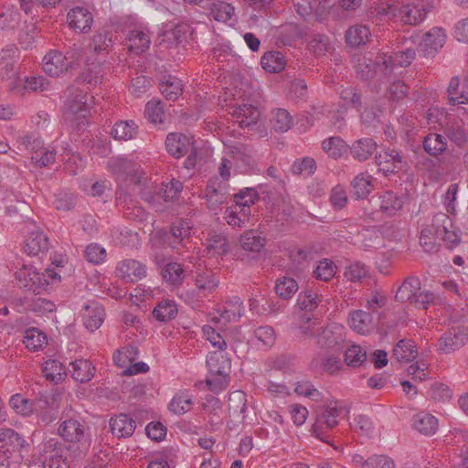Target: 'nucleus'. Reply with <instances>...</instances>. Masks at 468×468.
I'll return each mask as SVG.
<instances>
[{
    "label": "nucleus",
    "instance_id": "obj_1",
    "mask_svg": "<svg viewBox=\"0 0 468 468\" xmlns=\"http://www.w3.org/2000/svg\"><path fill=\"white\" fill-rule=\"evenodd\" d=\"M68 90L69 95L63 106V118L72 129L79 131L88 124L87 116L94 103V98L74 86Z\"/></svg>",
    "mask_w": 468,
    "mask_h": 468
},
{
    "label": "nucleus",
    "instance_id": "obj_2",
    "mask_svg": "<svg viewBox=\"0 0 468 468\" xmlns=\"http://www.w3.org/2000/svg\"><path fill=\"white\" fill-rule=\"evenodd\" d=\"M58 435L68 443L67 449L75 457L85 456L91 445L89 428L77 418H68L58 427Z\"/></svg>",
    "mask_w": 468,
    "mask_h": 468
},
{
    "label": "nucleus",
    "instance_id": "obj_3",
    "mask_svg": "<svg viewBox=\"0 0 468 468\" xmlns=\"http://www.w3.org/2000/svg\"><path fill=\"white\" fill-rule=\"evenodd\" d=\"M432 8L433 0H416L401 5L387 4L379 13L398 17L405 25L419 26L425 20L427 14Z\"/></svg>",
    "mask_w": 468,
    "mask_h": 468
},
{
    "label": "nucleus",
    "instance_id": "obj_4",
    "mask_svg": "<svg viewBox=\"0 0 468 468\" xmlns=\"http://www.w3.org/2000/svg\"><path fill=\"white\" fill-rule=\"evenodd\" d=\"M207 365L210 377L206 379L207 386L212 392L225 389L229 382L231 361L221 352H211L207 356Z\"/></svg>",
    "mask_w": 468,
    "mask_h": 468
},
{
    "label": "nucleus",
    "instance_id": "obj_5",
    "mask_svg": "<svg viewBox=\"0 0 468 468\" xmlns=\"http://www.w3.org/2000/svg\"><path fill=\"white\" fill-rule=\"evenodd\" d=\"M190 233L191 228L188 222L180 219L173 223L169 229H158L154 238L163 246L179 250L180 248H186Z\"/></svg>",
    "mask_w": 468,
    "mask_h": 468
},
{
    "label": "nucleus",
    "instance_id": "obj_6",
    "mask_svg": "<svg viewBox=\"0 0 468 468\" xmlns=\"http://www.w3.org/2000/svg\"><path fill=\"white\" fill-rule=\"evenodd\" d=\"M345 411V408L338 405V402L327 405L316 417L313 425V433L321 441L330 443L327 440V430L333 429L339 423V417Z\"/></svg>",
    "mask_w": 468,
    "mask_h": 468
},
{
    "label": "nucleus",
    "instance_id": "obj_7",
    "mask_svg": "<svg viewBox=\"0 0 468 468\" xmlns=\"http://www.w3.org/2000/svg\"><path fill=\"white\" fill-rule=\"evenodd\" d=\"M59 403L51 394L40 393L33 399L32 414H36L37 422L47 426L58 418Z\"/></svg>",
    "mask_w": 468,
    "mask_h": 468
},
{
    "label": "nucleus",
    "instance_id": "obj_8",
    "mask_svg": "<svg viewBox=\"0 0 468 468\" xmlns=\"http://www.w3.org/2000/svg\"><path fill=\"white\" fill-rule=\"evenodd\" d=\"M396 60H382L380 63L378 60H357L355 66L357 77L363 80L378 79L383 80L386 77L391 74Z\"/></svg>",
    "mask_w": 468,
    "mask_h": 468
},
{
    "label": "nucleus",
    "instance_id": "obj_9",
    "mask_svg": "<svg viewBox=\"0 0 468 468\" xmlns=\"http://www.w3.org/2000/svg\"><path fill=\"white\" fill-rule=\"evenodd\" d=\"M189 35H191L190 27L186 24H178L171 30L159 34L155 47L161 54L166 50L177 49L184 42H186Z\"/></svg>",
    "mask_w": 468,
    "mask_h": 468
},
{
    "label": "nucleus",
    "instance_id": "obj_10",
    "mask_svg": "<svg viewBox=\"0 0 468 468\" xmlns=\"http://www.w3.org/2000/svg\"><path fill=\"white\" fill-rule=\"evenodd\" d=\"M16 279L20 288L32 292L36 295L41 294L48 286L46 274L38 272L31 266H24L16 272Z\"/></svg>",
    "mask_w": 468,
    "mask_h": 468
},
{
    "label": "nucleus",
    "instance_id": "obj_11",
    "mask_svg": "<svg viewBox=\"0 0 468 468\" xmlns=\"http://www.w3.org/2000/svg\"><path fill=\"white\" fill-rule=\"evenodd\" d=\"M229 185L225 180H220L218 176L211 177L205 189V198L207 207L210 210L218 209L221 205L228 202Z\"/></svg>",
    "mask_w": 468,
    "mask_h": 468
},
{
    "label": "nucleus",
    "instance_id": "obj_12",
    "mask_svg": "<svg viewBox=\"0 0 468 468\" xmlns=\"http://www.w3.org/2000/svg\"><path fill=\"white\" fill-rule=\"evenodd\" d=\"M446 34L441 27H433L427 32L419 43L417 52L419 57H435L444 46Z\"/></svg>",
    "mask_w": 468,
    "mask_h": 468
},
{
    "label": "nucleus",
    "instance_id": "obj_13",
    "mask_svg": "<svg viewBox=\"0 0 468 468\" xmlns=\"http://www.w3.org/2000/svg\"><path fill=\"white\" fill-rule=\"evenodd\" d=\"M376 164L385 175L394 174L407 165V160L401 151L388 148L375 157Z\"/></svg>",
    "mask_w": 468,
    "mask_h": 468
},
{
    "label": "nucleus",
    "instance_id": "obj_14",
    "mask_svg": "<svg viewBox=\"0 0 468 468\" xmlns=\"http://www.w3.org/2000/svg\"><path fill=\"white\" fill-rule=\"evenodd\" d=\"M250 102H241L229 106V113L231 114L235 122L241 128L250 127L257 123L261 117V112L258 106Z\"/></svg>",
    "mask_w": 468,
    "mask_h": 468
},
{
    "label": "nucleus",
    "instance_id": "obj_15",
    "mask_svg": "<svg viewBox=\"0 0 468 468\" xmlns=\"http://www.w3.org/2000/svg\"><path fill=\"white\" fill-rule=\"evenodd\" d=\"M151 45L150 32L146 28H134L129 32L124 46L130 55L141 56Z\"/></svg>",
    "mask_w": 468,
    "mask_h": 468
},
{
    "label": "nucleus",
    "instance_id": "obj_16",
    "mask_svg": "<svg viewBox=\"0 0 468 468\" xmlns=\"http://www.w3.org/2000/svg\"><path fill=\"white\" fill-rule=\"evenodd\" d=\"M67 21L70 29L76 33H88L93 24V16L83 6L71 8L67 15Z\"/></svg>",
    "mask_w": 468,
    "mask_h": 468
},
{
    "label": "nucleus",
    "instance_id": "obj_17",
    "mask_svg": "<svg viewBox=\"0 0 468 468\" xmlns=\"http://www.w3.org/2000/svg\"><path fill=\"white\" fill-rule=\"evenodd\" d=\"M43 451L48 454L43 463V468H69L67 458L62 454V444L56 439L46 441Z\"/></svg>",
    "mask_w": 468,
    "mask_h": 468
},
{
    "label": "nucleus",
    "instance_id": "obj_18",
    "mask_svg": "<svg viewBox=\"0 0 468 468\" xmlns=\"http://www.w3.org/2000/svg\"><path fill=\"white\" fill-rule=\"evenodd\" d=\"M468 334L461 328H452L444 333L439 339V351L449 354L465 345Z\"/></svg>",
    "mask_w": 468,
    "mask_h": 468
},
{
    "label": "nucleus",
    "instance_id": "obj_19",
    "mask_svg": "<svg viewBox=\"0 0 468 468\" xmlns=\"http://www.w3.org/2000/svg\"><path fill=\"white\" fill-rule=\"evenodd\" d=\"M343 331L344 327L337 324L326 326L317 336L318 346L321 348H339L345 341Z\"/></svg>",
    "mask_w": 468,
    "mask_h": 468
},
{
    "label": "nucleus",
    "instance_id": "obj_20",
    "mask_svg": "<svg viewBox=\"0 0 468 468\" xmlns=\"http://www.w3.org/2000/svg\"><path fill=\"white\" fill-rule=\"evenodd\" d=\"M165 148L172 156L180 158L193 150V143L183 133H170L165 139Z\"/></svg>",
    "mask_w": 468,
    "mask_h": 468
},
{
    "label": "nucleus",
    "instance_id": "obj_21",
    "mask_svg": "<svg viewBox=\"0 0 468 468\" xmlns=\"http://www.w3.org/2000/svg\"><path fill=\"white\" fill-rule=\"evenodd\" d=\"M116 274L125 282H134L145 276L146 269L138 261L129 259L118 263Z\"/></svg>",
    "mask_w": 468,
    "mask_h": 468
},
{
    "label": "nucleus",
    "instance_id": "obj_22",
    "mask_svg": "<svg viewBox=\"0 0 468 468\" xmlns=\"http://www.w3.org/2000/svg\"><path fill=\"white\" fill-rule=\"evenodd\" d=\"M112 433L118 438H127L133 434L136 424L129 415L121 413L110 420Z\"/></svg>",
    "mask_w": 468,
    "mask_h": 468
},
{
    "label": "nucleus",
    "instance_id": "obj_23",
    "mask_svg": "<svg viewBox=\"0 0 468 468\" xmlns=\"http://www.w3.org/2000/svg\"><path fill=\"white\" fill-rule=\"evenodd\" d=\"M378 147L377 142L373 138L363 137L356 140L350 147L351 156L358 161L365 162L368 160L376 152Z\"/></svg>",
    "mask_w": 468,
    "mask_h": 468
},
{
    "label": "nucleus",
    "instance_id": "obj_24",
    "mask_svg": "<svg viewBox=\"0 0 468 468\" xmlns=\"http://www.w3.org/2000/svg\"><path fill=\"white\" fill-rule=\"evenodd\" d=\"M84 325L90 331L94 332L102 324L105 316L104 308L98 303L92 302L85 305Z\"/></svg>",
    "mask_w": 468,
    "mask_h": 468
},
{
    "label": "nucleus",
    "instance_id": "obj_25",
    "mask_svg": "<svg viewBox=\"0 0 468 468\" xmlns=\"http://www.w3.org/2000/svg\"><path fill=\"white\" fill-rule=\"evenodd\" d=\"M350 193L356 200L365 199L373 190L372 176L360 173L350 183Z\"/></svg>",
    "mask_w": 468,
    "mask_h": 468
},
{
    "label": "nucleus",
    "instance_id": "obj_26",
    "mask_svg": "<svg viewBox=\"0 0 468 468\" xmlns=\"http://www.w3.org/2000/svg\"><path fill=\"white\" fill-rule=\"evenodd\" d=\"M379 209L388 217L395 216L403 207V199L392 191H386L378 196Z\"/></svg>",
    "mask_w": 468,
    "mask_h": 468
},
{
    "label": "nucleus",
    "instance_id": "obj_27",
    "mask_svg": "<svg viewBox=\"0 0 468 468\" xmlns=\"http://www.w3.org/2000/svg\"><path fill=\"white\" fill-rule=\"evenodd\" d=\"M159 90L166 100L175 101L183 92V84L177 77L165 75L159 81Z\"/></svg>",
    "mask_w": 468,
    "mask_h": 468
},
{
    "label": "nucleus",
    "instance_id": "obj_28",
    "mask_svg": "<svg viewBox=\"0 0 468 468\" xmlns=\"http://www.w3.org/2000/svg\"><path fill=\"white\" fill-rule=\"evenodd\" d=\"M48 238L42 231H32L25 241V251L33 256L48 251Z\"/></svg>",
    "mask_w": 468,
    "mask_h": 468
},
{
    "label": "nucleus",
    "instance_id": "obj_29",
    "mask_svg": "<svg viewBox=\"0 0 468 468\" xmlns=\"http://www.w3.org/2000/svg\"><path fill=\"white\" fill-rule=\"evenodd\" d=\"M423 149L431 156H439L448 148L447 138L440 133H431L422 141Z\"/></svg>",
    "mask_w": 468,
    "mask_h": 468
},
{
    "label": "nucleus",
    "instance_id": "obj_30",
    "mask_svg": "<svg viewBox=\"0 0 468 468\" xmlns=\"http://www.w3.org/2000/svg\"><path fill=\"white\" fill-rule=\"evenodd\" d=\"M42 372L45 378L55 385L63 382L68 376L65 366L56 359L47 360L43 364Z\"/></svg>",
    "mask_w": 468,
    "mask_h": 468
},
{
    "label": "nucleus",
    "instance_id": "obj_31",
    "mask_svg": "<svg viewBox=\"0 0 468 468\" xmlns=\"http://www.w3.org/2000/svg\"><path fill=\"white\" fill-rule=\"evenodd\" d=\"M420 286L421 283L418 277L410 276L406 278L396 292V301L400 303L409 301L411 303L417 292L420 290Z\"/></svg>",
    "mask_w": 468,
    "mask_h": 468
},
{
    "label": "nucleus",
    "instance_id": "obj_32",
    "mask_svg": "<svg viewBox=\"0 0 468 468\" xmlns=\"http://www.w3.org/2000/svg\"><path fill=\"white\" fill-rule=\"evenodd\" d=\"M412 420L414 429L425 436H431L438 430V420L430 413L420 412L414 415Z\"/></svg>",
    "mask_w": 468,
    "mask_h": 468
},
{
    "label": "nucleus",
    "instance_id": "obj_33",
    "mask_svg": "<svg viewBox=\"0 0 468 468\" xmlns=\"http://www.w3.org/2000/svg\"><path fill=\"white\" fill-rule=\"evenodd\" d=\"M70 366L71 377L77 382L87 383L94 377L95 367L87 359H76L70 363Z\"/></svg>",
    "mask_w": 468,
    "mask_h": 468
},
{
    "label": "nucleus",
    "instance_id": "obj_34",
    "mask_svg": "<svg viewBox=\"0 0 468 468\" xmlns=\"http://www.w3.org/2000/svg\"><path fill=\"white\" fill-rule=\"evenodd\" d=\"M0 441L1 448L8 452L20 451L27 444L25 439L13 429L0 430Z\"/></svg>",
    "mask_w": 468,
    "mask_h": 468
},
{
    "label": "nucleus",
    "instance_id": "obj_35",
    "mask_svg": "<svg viewBox=\"0 0 468 468\" xmlns=\"http://www.w3.org/2000/svg\"><path fill=\"white\" fill-rule=\"evenodd\" d=\"M133 162L126 157H112L108 161V168L114 175L117 181L127 182L129 178V171L133 168Z\"/></svg>",
    "mask_w": 468,
    "mask_h": 468
},
{
    "label": "nucleus",
    "instance_id": "obj_36",
    "mask_svg": "<svg viewBox=\"0 0 468 468\" xmlns=\"http://www.w3.org/2000/svg\"><path fill=\"white\" fill-rule=\"evenodd\" d=\"M417 354V346L413 340L401 339L394 346L392 356L399 362H410L416 358Z\"/></svg>",
    "mask_w": 468,
    "mask_h": 468
},
{
    "label": "nucleus",
    "instance_id": "obj_37",
    "mask_svg": "<svg viewBox=\"0 0 468 468\" xmlns=\"http://www.w3.org/2000/svg\"><path fill=\"white\" fill-rule=\"evenodd\" d=\"M239 243L246 251L260 252L266 245V239L256 230L249 229L240 236Z\"/></svg>",
    "mask_w": 468,
    "mask_h": 468
},
{
    "label": "nucleus",
    "instance_id": "obj_38",
    "mask_svg": "<svg viewBox=\"0 0 468 468\" xmlns=\"http://www.w3.org/2000/svg\"><path fill=\"white\" fill-rule=\"evenodd\" d=\"M138 125L134 121H119L112 128L111 134L115 140L128 141L135 137Z\"/></svg>",
    "mask_w": 468,
    "mask_h": 468
},
{
    "label": "nucleus",
    "instance_id": "obj_39",
    "mask_svg": "<svg viewBox=\"0 0 468 468\" xmlns=\"http://www.w3.org/2000/svg\"><path fill=\"white\" fill-rule=\"evenodd\" d=\"M371 36L367 26L356 25L350 27L346 32V42L349 47H360L366 45Z\"/></svg>",
    "mask_w": 468,
    "mask_h": 468
},
{
    "label": "nucleus",
    "instance_id": "obj_40",
    "mask_svg": "<svg viewBox=\"0 0 468 468\" xmlns=\"http://www.w3.org/2000/svg\"><path fill=\"white\" fill-rule=\"evenodd\" d=\"M218 278L208 271L197 272L195 278V284L201 297L211 293L218 286Z\"/></svg>",
    "mask_w": 468,
    "mask_h": 468
},
{
    "label": "nucleus",
    "instance_id": "obj_41",
    "mask_svg": "<svg viewBox=\"0 0 468 468\" xmlns=\"http://www.w3.org/2000/svg\"><path fill=\"white\" fill-rule=\"evenodd\" d=\"M232 158L240 164L245 170L252 169L255 165L252 149L246 144H239L231 147Z\"/></svg>",
    "mask_w": 468,
    "mask_h": 468
},
{
    "label": "nucleus",
    "instance_id": "obj_42",
    "mask_svg": "<svg viewBox=\"0 0 468 468\" xmlns=\"http://www.w3.org/2000/svg\"><path fill=\"white\" fill-rule=\"evenodd\" d=\"M113 46L112 35L111 32H97L90 43L93 52L97 56H107Z\"/></svg>",
    "mask_w": 468,
    "mask_h": 468
},
{
    "label": "nucleus",
    "instance_id": "obj_43",
    "mask_svg": "<svg viewBox=\"0 0 468 468\" xmlns=\"http://www.w3.org/2000/svg\"><path fill=\"white\" fill-rule=\"evenodd\" d=\"M206 9L209 10L210 16L215 20L222 22H226L230 19L234 13V7L230 4L220 0L209 1Z\"/></svg>",
    "mask_w": 468,
    "mask_h": 468
},
{
    "label": "nucleus",
    "instance_id": "obj_44",
    "mask_svg": "<svg viewBox=\"0 0 468 468\" xmlns=\"http://www.w3.org/2000/svg\"><path fill=\"white\" fill-rule=\"evenodd\" d=\"M160 274L163 280L171 284L178 285L184 280V270L181 264L177 262H168L161 267Z\"/></svg>",
    "mask_w": 468,
    "mask_h": 468
},
{
    "label": "nucleus",
    "instance_id": "obj_45",
    "mask_svg": "<svg viewBox=\"0 0 468 468\" xmlns=\"http://www.w3.org/2000/svg\"><path fill=\"white\" fill-rule=\"evenodd\" d=\"M101 64L98 60H86L81 74L76 80L77 82H86L97 85L101 80Z\"/></svg>",
    "mask_w": 468,
    "mask_h": 468
},
{
    "label": "nucleus",
    "instance_id": "obj_46",
    "mask_svg": "<svg viewBox=\"0 0 468 468\" xmlns=\"http://www.w3.org/2000/svg\"><path fill=\"white\" fill-rule=\"evenodd\" d=\"M177 306L172 300H163L153 310L154 317L160 322H167L177 314Z\"/></svg>",
    "mask_w": 468,
    "mask_h": 468
},
{
    "label": "nucleus",
    "instance_id": "obj_47",
    "mask_svg": "<svg viewBox=\"0 0 468 468\" xmlns=\"http://www.w3.org/2000/svg\"><path fill=\"white\" fill-rule=\"evenodd\" d=\"M308 49L316 57L332 55L334 48L325 35H315L308 44Z\"/></svg>",
    "mask_w": 468,
    "mask_h": 468
},
{
    "label": "nucleus",
    "instance_id": "obj_48",
    "mask_svg": "<svg viewBox=\"0 0 468 468\" xmlns=\"http://www.w3.org/2000/svg\"><path fill=\"white\" fill-rule=\"evenodd\" d=\"M67 60H45L43 70L50 77L58 78L65 72L72 71L75 67V61L66 62Z\"/></svg>",
    "mask_w": 468,
    "mask_h": 468
},
{
    "label": "nucleus",
    "instance_id": "obj_49",
    "mask_svg": "<svg viewBox=\"0 0 468 468\" xmlns=\"http://www.w3.org/2000/svg\"><path fill=\"white\" fill-rule=\"evenodd\" d=\"M371 321V314L362 310L353 311L348 317V324L359 334H365L368 331Z\"/></svg>",
    "mask_w": 468,
    "mask_h": 468
},
{
    "label": "nucleus",
    "instance_id": "obj_50",
    "mask_svg": "<svg viewBox=\"0 0 468 468\" xmlns=\"http://www.w3.org/2000/svg\"><path fill=\"white\" fill-rule=\"evenodd\" d=\"M23 342L27 349L35 352L47 345V336L37 328L31 327L26 330Z\"/></svg>",
    "mask_w": 468,
    "mask_h": 468
},
{
    "label": "nucleus",
    "instance_id": "obj_51",
    "mask_svg": "<svg viewBox=\"0 0 468 468\" xmlns=\"http://www.w3.org/2000/svg\"><path fill=\"white\" fill-rule=\"evenodd\" d=\"M206 247L212 256H222L229 251L228 239L222 234L211 235L207 239Z\"/></svg>",
    "mask_w": 468,
    "mask_h": 468
},
{
    "label": "nucleus",
    "instance_id": "obj_52",
    "mask_svg": "<svg viewBox=\"0 0 468 468\" xmlns=\"http://www.w3.org/2000/svg\"><path fill=\"white\" fill-rule=\"evenodd\" d=\"M298 289V283L293 278L283 276L276 281V293L283 300L291 299Z\"/></svg>",
    "mask_w": 468,
    "mask_h": 468
},
{
    "label": "nucleus",
    "instance_id": "obj_53",
    "mask_svg": "<svg viewBox=\"0 0 468 468\" xmlns=\"http://www.w3.org/2000/svg\"><path fill=\"white\" fill-rule=\"evenodd\" d=\"M192 405V397L186 392H179L173 397L168 409L175 414L182 415L189 411Z\"/></svg>",
    "mask_w": 468,
    "mask_h": 468
},
{
    "label": "nucleus",
    "instance_id": "obj_54",
    "mask_svg": "<svg viewBox=\"0 0 468 468\" xmlns=\"http://www.w3.org/2000/svg\"><path fill=\"white\" fill-rule=\"evenodd\" d=\"M335 264L329 259H324L318 261L313 275L316 280L328 282L335 276Z\"/></svg>",
    "mask_w": 468,
    "mask_h": 468
},
{
    "label": "nucleus",
    "instance_id": "obj_55",
    "mask_svg": "<svg viewBox=\"0 0 468 468\" xmlns=\"http://www.w3.org/2000/svg\"><path fill=\"white\" fill-rule=\"evenodd\" d=\"M367 352L360 346L353 345L345 352V362L348 367H358L367 361Z\"/></svg>",
    "mask_w": 468,
    "mask_h": 468
},
{
    "label": "nucleus",
    "instance_id": "obj_56",
    "mask_svg": "<svg viewBox=\"0 0 468 468\" xmlns=\"http://www.w3.org/2000/svg\"><path fill=\"white\" fill-rule=\"evenodd\" d=\"M273 128L276 132L285 133L293 123L292 117L285 109H277L271 120Z\"/></svg>",
    "mask_w": 468,
    "mask_h": 468
},
{
    "label": "nucleus",
    "instance_id": "obj_57",
    "mask_svg": "<svg viewBox=\"0 0 468 468\" xmlns=\"http://www.w3.org/2000/svg\"><path fill=\"white\" fill-rule=\"evenodd\" d=\"M182 189V182L179 180L172 179L168 183L162 184V187L158 193V196H160V197L163 198L165 202L174 201L178 197Z\"/></svg>",
    "mask_w": 468,
    "mask_h": 468
},
{
    "label": "nucleus",
    "instance_id": "obj_58",
    "mask_svg": "<svg viewBox=\"0 0 468 468\" xmlns=\"http://www.w3.org/2000/svg\"><path fill=\"white\" fill-rule=\"evenodd\" d=\"M9 405L18 414L23 416H30L32 414L33 399L24 398L21 394L11 396Z\"/></svg>",
    "mask_w": 468,
    "mask_h": 468
},
{
    "label": "nucleus",
    "instance_id": "obj_59",
    "mask_svg": "<svg viewBox=\"0 0 468 468\" xmlns=\"http://www.w3.org/2000/svg\"><path fill=\"white\" fill-rule=\"evenodd\" d=\"M144 116L149 122L156 124L163 123L165 119V112L160 101H150L144 108Z\"/></svg>",
    "mask_w": 468,
    "mask_h": 468
},
{
    "label": "nucleus",
    "instance_id": "obj_60",
    "mask_svg": "<svg viewBox=\"0 0 468 468\" xmlns=\"http://www.w3.org/2000/svg\"><path fill=\"white\" fill-rule=\"evenodd\" d=\"M316 170V163L314 158L304 157L297 159L293 162L291 171L294 175H301L303 176H312Z\"/></svg>",
    "mask_w": 468,
    "mask_h": 468
},
{
    "label": "nucleus",
    "instance_id": "obj_61",
    "mask_svg": "<svg viewBox=\"0 0 468 468\" xmlns=\"http://www.w3.org/2000/svg\"><path fill=\"white\" fill-rule=\"evenodd\" d=\"M323 150L333 158H338L346 148L344 140L338 136H332L322 143Z\"/></svg>",
    "mask_w": 468,
    "mask_h": 468
},
{
    "label": "nucleus",
    "instance_id": "obj_62",
    "mask_svg": "<svg viewBox=\"0 0 468 468\" xmlns=\"http://www.w3.org/2000/svg\"><path fill=\"white\" fill-rule=\"evenodd\" d=\"M319 302L318 294L312 290L302 291L297 298V304L300 309L308 312L314 310Z\"/></svg>",
    "mask_w": 468,
    "mask_h": 468
},
{
    "label": "nucleus",
    "instance_id": "obj_63",
    "mask_svg": "<svg viewBox=\"0 0 468 468\" xmlns=\"http://www.w3.org/2000/svg\"><path fill=\"white\" fill-rule=\"evenodd\" d=\"M452 218L445 213H437L433 216L432 223L429 227L433 229L435 236L439 239L445 235L447 229L452 228Z\"/></svg>",
    "mask_w": 468,
    "mask_h": 468
},
{
    "label": "nucleus",
    "instance_id": "obj_64",
    "mask_svg": "<svg viewBox=\"0 0 468 468\" xmlns=\"http://www.w3.org/2000/svg\"><path fill=\"white\" fill-rule=\"evenodd\" d=\"M446 138L459 147H463L467 142L465 130L457 124L448 125L444 129Z\"/></svg>",
    "mask_w": 468,
    "mask_h": 468
}]
</instances>
